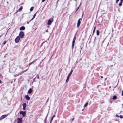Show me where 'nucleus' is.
Listing matches in <instances>:
<instances>
[{
    "instance_id": "nucleus-27",
    "label": "nucleus",
    "mask_w": 123,
    "mask_h": 123,
    "mask_svg": "<svg viewBox=\"0 0 123 123\" xmlns=\"http://www.w3.org/2000/svg\"><path fill=\"white\" fill-rule=\"evenodd\" d=\"M120 118H123V116L122 115H120L119 117Z\"/></svg>"
},
{
    "instance_id": "nucleus-15",
    "label": "nucleus",
    "mask_w": 123,
    "mask_h": 123,
    "mask_svg": "<svg viewBox=\"0 0 123 123\" xmlns=\"http://www.w3.org/2000/svg\"><path fill=\"white\" fill-rule=\"evenodd\" d=\"M55 114L53 115V116L52 117V118H51L50 123H51L52 121V120L53 119V118L55 117Z\"/></svg>"
},
{
    "instance_id": "nucleus-14",
    "label": "nucleus",
    "mask_w": 123,
    "mask_h": 123,
    "mask_svg": "<svg viewBox=\"0 0 123 123\" xmlns=\"http://www.w3.org/2000/svg\"><path fill=\"white\" fill-rule=\"evenodd\" d=\"M27 70H25L23 71H22L21 72H20V73H19V75H21L22 74H23V73H24L27 70Z\"/></svg>"
},
{
    "instance_id": "nucleus-41",
    "label": "nucleus",
    "mask_w": 123,
    "mask_h": 123,
    "mask_svg": "<svg viewBox=\"0 0 123 123\" xmlns=\"http://www.w3.org/2000/svg\"><path fill=\"white\" fill-rule=\"evenodd\" d=\"M39 76H38L37 77V78L38 79H39Z\"/></svg>"
},
{
    "instance_id": "nucleus-46",
    "label": "nucleus",
    "mask_w": 123,
    "mask_h": 123,
    "mask_svg": "<svg viewBox=\"0 0 123 123\" xmlns=\"http://www.w3.org/2000/svg\"><path fill=\"white\" fill-rule=\"evenodd\" d=\"M12 82H11V83H12Z\"/></svg>"
},
{
    "instance_id": "nucleus-42",
    "label": "nucleus",
    "mask_w": 123,
    "mask_h": 123,
    "mask_svg": "<svg viewBox=\"0 0 123 123\" xmlns=\"http://www.w3.org/2000/svg\"><path fill=\"white\" fill-rule=\"evenodd\" d=\"M83 13L82 14V18L83 16Z\"/></svg>"
},
{
    "instance_id": "nucleus-45",
    "label": "nucleus",
    "mask_w": 123,
    "mask_h": 123,
    "mask_svg": "<svg viewBox=\"0 0 123 123\" xmlns=\"http://www.w3.org/2000/svg\"><path fill=\"white\" fill-rule=\"evenodd\" d=\"M81 4V3H80V5H79L80 6V5Z\"/></svg>"
},
{
    "instance_id": "nucleus-9",
    "label": "nucleus",
    "mask_w": 123,
    "mask_h": 123,
    "mask_svg": "<svg viewBox=\"0 0 123 123\" xmlns=\"http://www.w3.org/2000/svg\"><path fill=\"white\" fill-rule=\"evenodd\" d=\"M22 105L23 106V109L24 111L25 110V108L26 106V103H24Z\"/></svg>"
},
{
    "instance_id": "nucleus-7",
    "label": "nucleus",
    "mask_w": 123,
    "mask_h": 123,
    "mask_svg": "<svg viewBox=\"0 0 123 123\" xmlns=\"http://www.w3.org/2000/svg\"><path fill=\"white\" fill-rule=\"evenodd\" d=\"M22 118H18L17 119L18 121L17 123H21L22 122Z\"/></svg>"
},
{
    "instance_id": "nucleus-6",
    "label": "nucleus",
    "mask_w": 123,
    "mask_h": 123,
    "mask_svg": "<svg viewBox=\"0 0 123 123\" xmlns=\"http://www.w3.org/2000/svg\"><path fill=\"white\" fill-rule=\"evenodd\" d=\"M19 113L20 114H22L23 117H25V116L26 114L25 111H20Z\"/></svg>"
},
{
    "instance_id": "nucleus-10",
    "label": "nucleus",
    "mask_w": 123,
    "mask_h": 123,
    "mask_svg": "<svg viewBox=\"0 0 123 123\" xmlns=\"http://www.w3.org/2000/svg\"><path fill=\"white\" fill-rule=\"evenodd\" d=\"M52 23V21L50 19H49L48 20V23H47V24L48 25H50L51 23Z\"/></svg>"
},
{
    "instance_id": "nucleus-35",
    "label": "nucleus",
    "mask_w": 123,
    "mask_h": 123,
    "mask_svg": "<svg viewBox=\"0 0 123 123\" xmlns=\"http://www.w3.org/2000/svg\"><path fill=\"white\" fill-rule=\"evenodd\" d=\"M30 21L29 22H27V24H28L29 23V22H30Z\"/></svg>"
},
{
    "instance_id": "nucleus-5",
    "label": "nucleus",
    "mask_w": 123,
    "mask_h": 123,
    "mask_svg": "<svg viewBox=\"0 0 123 123\" xmlns=\"http://www.w3.org/2000/svg\"><path fill=\"white\" fill-rule=\"evenodd\" d=\"M20 39V38L19 36L17 37L15 39L16 43H18L19 42Z\"/></svg>"
},
{
    "instance_id": "nucleus-19",
    "label": "nucleus",
    "mask_w": 123,
    "mask_h": 123,
    "mask_svg": "<svg viewBox=\"0 0 123 123\" xmlns=\"http://www.w3.org/2000/svg\"><path fill=\"white\" fill-rule=\"evenodd\" d=\"M123 2H120L119 3L118 5L119 6H121L122 5Z\"/></svg>"
},
{
    "instance_id": "nucleus-49",
    "label": "nucleus",
    "mask_w": 123,
    "mask_h": 123,
    "mask_svg": "<svg viewBox=\"0 0 123 123\" xmlns=\"http://www.w3.org/2000/svg\"><path fill=\"white\" fill-rule=\"evenodd\" d=\"M43 43H42V44H43Z\"/></svg>"
},
{
    "instance_id": "nucleus-34",
    "label": "nucleus",
    "mask_w": 123,
    "mask_h": 123,
    "mask_svg": "<svg viewBox=\"0 0 123 123\" xmlns=\"http://www.w3.org/2000/svg\"><path fill=\"white\" fill-rule=\"evenodd\" d=\"M45 32H48V30H46L45 31Z\"/></svg>"
},
{
    "instance_id": "nucleus-48",
    "label": "nucleus",
    "mask_w": 123,
    "mask_h": 123,
    "mask_svg": "<svg viewBox=\"0 0 123 123\" xmlns=\"http://www.w3.org/2000/svg\"><path fill=\"white\" fill-rule=\"evenodd\" d=\"M106 79H105V80H106Z\"/></svg>"
},
{
    "instance_id": "nucleus-29",
    "label": "nucleus",
    "mask_w": 123,
    "mask_h": 123,
    "mask_svg": "<svg viewBox=\"0 0 123 123\" xmlns=\"http://www.w3.org/2000/svg\"><path fill=\"white\" fill-rule=\"evenodd\" d=\"M122 96H123V89L122 90Z\"/></svg>"
},
{
    "instance_id": "nucleus-1",
    "label": "nucleus",
    "mask_w": 123,
    "mask_h": 123,
    "mask_svg": "<svg viewBox=\"0 0 123 123\" xmlns=\"http://www.w3.org/2000/svg\"><path fill=\"white\" fill-rule=\"evenodd\" d=\"M76 35L75 34L74 36V37L73 38V40L72 42V49H73L74 47V44L75 43L76 37Z\"/></svg>"
},
{
    "instance_id": "nucleus-50",
    "label": "nucleus",
    "mask_w": 123,
    "mask_h": 123,
    "mask_svg": "<svg viewBox=\"0 0 123 123\" xmlns=\"http://www.w3.org/2000/svg\"><path fill=\"white\" fill-rule=\"evenodd\" d=\"M110 87H111V86H110V87H109V88H110Z\"/></svg>"
},
{
    "instance_id": "nucleus-36",
    "label": "nucleus",
    "mask_w": 123,
    "mask_h": 123,
    "mask_svg": "<svg viewBox=\"0 0 123 123\" xmlns=\"http://www.w3.org/2000/svg\"><path fill=\"white\" fill-rule=\"evenodd\" d=\"M101 79H102L103 78V77L102 76H101Z\"/></svg>"
},
{
    "instance_id": "nucleus-43",
    "label": "nucleus",
    "mask_w": 123,
    "mask_h": 123,
    "mask_svg": "<svg viewBox=\"0 0 123 123\" xmlns=\"http://www.w3.org/2000/svg\"><path fill=\"white\" fill-rule=\"evenodd\" d=\"M119 10H120L119 9H118V12H120V11H119Z\"/></svg>"
},
{
    "instance_id": "nucleus-16",
    "label": "nucleus",
    "mask_w": 123,
    "mask_h": 123,
    "mask_svg": "<svg viewBox=\"0 0 123 123\" xmlns=\"http://www.w3.org/2000/svg\"><path fill=\"white\" fill-rule=\"evenodd\" d=\"M37 59L35 60L34 61L32 62H31L29 64V66H30L31 65L32 63H33L34 62H35L37 60Z\"/></svg>"
},
{
    "instance_id": "nucleus-23",
    "label": "nucleus",
    "mask_w": 123,
    "mask_h": 123,
    "mask_svg": "<svg viewBox=\"0 0 123 123\" xmlns=\"http://www.w3.org/2000/svg\"><path fill=\"white\" fill-rule=\"evenodd\" d=\"M6 41H4V42H3V44H3V45H5L6 44Z\"/></svg>"
},
{
    "instance_id": "nucleus-17",
    "label": "nucleus",
    "mask_w": 123,
    "mask_h": 123,
    "mask_svg": "<svg viewBox=\"0 0 123 123\" xmlns=\"http://www.w3.org/2000/svg\"><path fill=\"white\" fill-rule=\"evenodd\" d=\"M99 32L98 30H97L96 31V34L97 36H98L99 35Z\"/></svg>"
},
{
    "instance_id": "nucleus-40",
    "label": "nucleus",
    "mask_w": 123,
    "mask_h": 123,
    "mask_svg": "<svg viewBox=\"0 0 123 123\" xmlns=\"http://www.w3.org/2000/svg\"><path fill=\"white\" fill-rule=\"evenodd\" d=\"M113 66V65H111V66H110L111 67H112Z\"/></svg>"
},
{
    "instance_id": "nucleus-11",
    "label": "nucleus",
    "mask_w": 123,
    "mask_h": 123,
    "mask_svg": "<svg viewBox=\"0 0 123 123\" xmlns=\"http://www.w3.org/2000/svg\"><path fill=\"white\" fill-rule=\"evenodd\" d=\"M25 29V28L24 26H22L21 27L19 28V30L20 31L24 30Z\"/></svg>"
},
{
    "instance_id": "nucleus-3",
    "label": "nucleus",
    "mask_w": 123,
    "mask_h": 123,
    "mask_svg": "<svg viewBox=\"0 0 123 123\" xmlns=\"http://www.w3.org/2000/svg\"><path fill=\"white\" fill-rule=\"evenodd\" d=\"M19 36L21 38H23L24 36V32L22 31H20L19 33Z\"/></svg>"
},
{
    "instance_id": "nucleus-25",
    "label": "nucleus",
    "mask_w": 123,
    "mask_h": 123,
    "mask_svg": "<svg viewBox=\"0 0 123 123\" xmlns=\"http://www.w3.org/2000/svg\"><path fill=\"white\" fill-rule=\"evenodd\" d=\"M37 12H36L35 13L34 15L33 16V18H34L36 16V14L37 13Z\"/></svg>"
},
{
    "instance_id": "nucleus-31",
    "label": "nucleus",
    "mask_w": 123,
    "mask_h": 123,
    "mask_svg": "<svg viewBox=\"0 0 123 123\" xmlns=\"http://www.w3.org/2000/svg\"><path fill=\"white\" fill-rule=\"evenodd\" d=\"M46 0H42V2H44Z\"/></svg>"
},
{
    "instance_id": "nucleus-22",
    "label": "nucleus",
    "mask_w": 123,
    "mask_h": 123,
    "mask_svg": "<svg viewBox=\"0 0 123 123\" xmlns=\"http://www.w3.org/2000/svg\"><path fill=\"white\" fill-rule=\"evenodd\" d=\"M34 7H32L30 9V11H32Z\"/></svg>"
},
{
    "instance_id": "nucleus-33",
    "label": "nucleus",
    "mask_w": 123,
    "mask_h": 123,
    "mask_svg": "<svg viewBox=\"0 0 123 123\" xmlns=\"http://www.w3.org/2000/svg\"><path fill=\"white\" fill-rule=\"evenodd\" d=\"M34 18H32L30 20V21H31Z\"/></svg>"
},
{
    "instance_id": "nucleus-12",
    "label": "nucleus",
    "mask_w": 123,
    "mask_h": 123,
    "mask_svg": "<svg viewBox=\"0 0 123 123\" xmlns=\"http://www.w3.org/2000/svg\"><path fill=\"white\" fill-rule=\"evenodd\" d=\"M25 98L26 100H30V98L28 95H26L25 96Z\"/></svg>"
},
{
    "instance_id": "nucleus-26",
    "label": "nucleus",
    "mask_w": 123,
    "mask_h": 123,
    "mask_svg": "<svg viewBox=\"0 0 123 123\" xmlns=\"http://www.w3.org/2000/svg\"><path fill=\"white\" fill-rule=\"evenodd\" d=\"M80 6H79L77 8L75 12H76L79 9V8Z\"/></svg>"
},
{
    "instance_id": "nucleus-30",
    "label": "nucleus",
    "mask_w": 123,
    "mask_h": 123,
    "mask_svg": "<svg viewBox=\"0 0 123 123\" xmlns=\"http://www.w3.org/2000/svg\"><path fill=\"white\" fill-rule=\"evenodd\" d=\"M119 1V0H116V3H117Z\"/></svg>"
},
{
    "instance_id": "nucleus-21",
    "label": "nucleus",
    "mask_w": 123,
    "mask_h": 123,
    "mask_svg": "<svg viewBox=\"0 0 123 123\" xmlns=\"http://www.w3.org/2000/svg\"><path fill=\"white\" fill-rule=\"evenodd\" d=\"M23 8L22 6H21L20 8L18 9V11H20Z\"/></svg>"
},
{
    "instance_id": "nucleus-38",
    "label": "nucleus",
    "mask_w": 123,
    "mask_h": 123,
    "mask_svg": "<svg viewBox=\"0 0 123 123\" xmlns=\"http://www.w3.org/2000/svg\"><path fill=\"white\" fill-rule=\"evenodd\" d=\"M74 118H73L72 119V121H74Z\"/></svg>"
},
{
    "instance_id": "nucleus-4",
    "label": "nucleus",
    "mask_w": 123,
    "mask_h": 123,
    "mask_svg": "<svg viewBox=\"0 0 123 123\" xmlns=\"http://www.w3.org/2000/svg\"><path fill=\"white\" fill-rule=\"evenodd\" d=\"M81 18H79L78 21L77 23V27H79V26L80 24L81 23Z\"/></svg>"
},
{
    "instance_id": "nucleus-13",
    "label": "nucleus",
    "mask_w": 123,
    "mask_h": 123,
    "mask_svg": "<svg viewBox=\"0 0 123 123\" xmlns=\"http://www.w3.org/2000/svg\"><path fill=\"white\" fill-rule=\"evenodd\" d=\"M32 92V89L30 88L28 91V93L30 94Z\"/></svg>"
},
{
    "instance_id": "nucleus-2",
    "label": "nucleus",
    "mask_w": 123,
    "mask_h": 123,
    "mask_svg": "<svg viewBox=\"0 0 123 123\" xmlns=\"http://www.w3.org/2000/svg\"><path fill=\"white\" fill-rule=\"evenodd\" d=\"M73 70L71 69L70 71V72L69 73V74L68 75L67 79H66V82H68V80L69 79V77L71 75V74L73 72Z\"/></svg>"
},
{
    "instance_id": "nucleus-8",
    "label": "nucleus",
    "mask_w": 123,
    "mask_h": 123,
    "mask_svg": "<svg viewBox=\"0 0 123 123\" xmlns=\"http://www.w3.org/2000/svg\"><path fill=\"white\" fill-rule=\"evenodd\" d=\"M8 115V114L4 115L1 116L0 117V119L1 120L7 117Z\"/></svg>"
},
{
    "instance_id": "nucleus-24",
    "label": "nucleus",
    "mask_w": 123,
    "mask_h": 123,
    "mask_svg": "<svg viewBox=\"0 0 123 123\" xmlns=\"http://www.w3.org/2000/svg\"><path fill=\"white\" fill-rule=\"evenodd\" d=\"M95 29H96V27H95L94 28L93 30V34L94 33V32L95 31Z\"/></svg>"
},
{
    "instance_id": "nucleus-37",
    "label": "nucleus",
    "mask_w": 123,
    "mask_h": 123,
    "mask_svg": "<svg viewBox=\"0 0 123 123\" xmlns=\"http://www.w3.org/2000/svg\"><path fill=\"white\" fill-rule=\"evenodd\" d=\"M123 0H120V2H123Z\"/></svg>"
},
{
    "instance_id": "nucleus-18",
    "label": "nucleus",
    "mask_w": 123,
    "mask_h": 123,
    "mask_svg": "<svg viewBox=\"0 0 123 123\" xmlns=\"http://www.w3.org/2000/svg\"><path fill=\"white\" fill-rule=\"evenodd\" d=\"M117 98V96L115 95H114L113 96V97L112 98V99L113 100H115V99H116Z\"/></svg>"
},
{
    "instance_id": "nucleus-47",
    "label": "nucleus",
    "mask_w": 123,
    "mask_h": 123,
    "mask_svg": "<svg viewBox=\"0 0 123 123\" xmlns=\"http://www.w3.org/2000/svg\"><path fill=\"white\" fill-rule=\"evenodd\" d=\"M112 31H113V29L112 30Z\"/></svg>"
},
{
    "instance_id": "nucleus-39",
    "label": "nucleus",
    "mask_w": 123,
    "mask_h": 123,
    "mask_svg": "<svg viewBox=\"0 0 123 123\" xmlns=\"http://www.w3.org/2000/svg\"><path fill=\"white\" fill-rule=\"evenodd\" d=\"M1 81L0 80V83H1Z\"/></svg>"
},
{
    "instance_id": "nucleus-44",
    "label": "nucleus",
    "mask_w": 123,
    "mask_h": 123,
    "mask_svg": "<svg viewBox=\"0 0 123 123\" xmlns=\"http://www.w3.org/2000/svg\"><path fill=\"white\" fill-rule=\"evenodd\" d=\"M2 36V35L0 36V38Z\"/></svg>"
},
{
    "instance_id": "nucleus-32",
    "label": "nucleus",
    "mask_w": 123,
    "mask_h": 123,
    "mask_svg": "<svg viewBox=\"0 0 123 123\" xmlns=\"http://www.w3.org/2000/svg\"><path fill=\"white\" fill-rule=\"evenodd\" d=\"M116 117H119V116L118 115H116Z\"/></svg>"
},
{
    "instance_id": "nucleus-28",
    "label": "nucleus",
    "mask_w": 123,
    "mask_h": 123,
    "mask_svg": "<svg viewBox=\"0 0 123 123\" xmlns=\"http://www.w3.org/2000/svg\"><path fill=\"white\" fill-rule=\"evenodd\" d=\"M48 114H47V116H46V117H45V121H46V119H47V116H48Z\"/></svg>"
},
{
    "instance_id": "nucleus-20",
    "label": "nucleus",
    "mask_w": 123,
    "mask_h": 123,
    "mask_svg": "<svg viewBox=\"0 0 123 123\" xmlns=\"http://www.w3.org/2000/svg\"><path fill=\"white\" fill-rule=\"evenodd\" d=\"M88 104V102L86 103L84 105V107H86L87 106Z\"/></svg>"
}]
</instances>
